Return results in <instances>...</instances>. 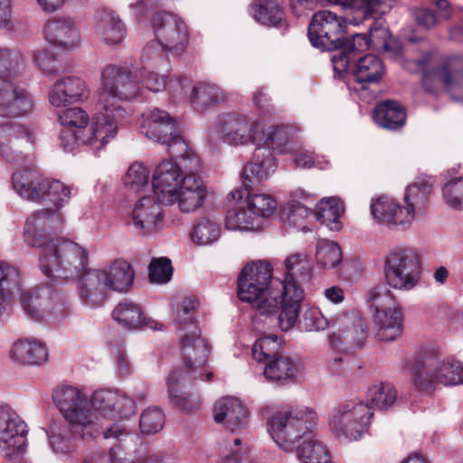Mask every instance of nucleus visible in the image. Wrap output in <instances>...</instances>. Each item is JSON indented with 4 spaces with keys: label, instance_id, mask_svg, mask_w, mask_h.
<instances>
[{
    "label": "nucleus",
    "instance_id": "de8ad7c7",
    "mask_svg": "<svg viewBox=\"0 0 463 463\" xmlns=\"http://www.w3.org/2000/svg\"><path fill=\"white\" fill-rule=\"evenodd\" d=\"M368 404L373 411V408L379 410H387L397 399V392L394 386L390 383H381L368 389Z\"/></svg>",
    "mask_w": 463,
    "mask_h": 463
},
{
    "label": "nucleus",
    "instance_id": "393cba45",
    "mask_svg": "<svg viewBox=\"0 0 463 463\" xmlns=\"http://www.w3.org/2000/svg\"><path fill=\"white\" fill-rule=\"evenodd\" d=\"M79 394L87 401L90 413L98 417V422L101 426V433H103L104 439L114 438L119 439L126 435L125 428L120 425L114 424L105 429L103 422H101V419H106L116 411L117 402L114 392L107 390L96 391L91 396L90 402L80 392Z\"/></svg>",
    "mask_w": 463,
    "mask_h": 463
},
{
    "label": "nucleus",
    "instance_id": "2eb2a0df",
    "mask_svg": "<svg viewBox=\"0 0 463 463\" xmlns=\"http://www.w3.org/2000/svg\"><path fill=\"white\" fill-rule=\"evenodd\" d=\"M108 122L105 116L95 114L90 129L64 127L59 135L60 146L68 152H73L82 145H90L98 150L101 149L117 134L116 127Z\"/></svg>",
    "mask_w": 463,
    "mask_h": 463
},
{
    "label": "nucleus",
    "instance_id": "8fccbe9b",
    "mask_svg": "<svg viewBox=\"0 0 463 463\" xmlns=\"http://www.w3.org/2000/svg\"><path fill=\"white\" fill-rule=\"evenodd\" d=\"M280 343L277 335L261 336L254 343L252 355L257 361L267 364L271 359L280 356Z\"/></svg>",
    "mask_w": 463,
    "mask_h": 463
},
{
    "label": "nucleus",
    "instance_id": "7ed1b4c3",
    "mask_svg": "<svg viewBox=\"0 0 463 463\" xmlns=\"http://www.w3.org/2000/svg\"><path fill=\"white\" fill-rule=\"evenodd\" d=\"M52 399L68 425H54L48 433L49 444L56 453L70 454L80 440L93 439L101 434L98 417L90 413L88 402L71 386L54 391Z\"/></svg>",
    "mask_w": 463,
    "mask_h": 463
},
{
    "label": "nucleus",
    "instance_id": "473e14b6",
    "mask_svg": "<svg viewBox=\"0 0 463 463\" xmlns=\"http://www.w3.org/2000/svg\"><path fill=\"white\" fill-rule=\"evenodd\" d=\"M96 34L107 44H118L126 34V27L115 12L101 8L96 14Z\"/></svg>",
    "mask_w": 463,
    "mask_h": 463
},
{
    "label": "nucleus",
    "instance_id": "c03bdc74",
    "mask_svg": "<svg viewBox=\"0 0 463 463\" xmlns=\"http://www.w3.org/2000/svg\"><path fill=\"white\" fill-rule=\"evenodd\" d=\"M21 277L18 270L5 261L0 262V316L9 305L14 294L20 289Z\"/></svg>",
    "mask_w": 463,
    "mask_h": 463
},
{
    "label": "nucleus",
    "instance_id": "338daca9",
    "mask_svg": "<svg viewBox=\"0 0 463 463\" xmlns=\"http://www.w3.org/2000/svg\"><path fill=\"white\" fill-rule=\"evenodd\" d=\"M164 144L167 145V151L171 156L170 161L183 157L184 155L191 150L179 130L169 138L168 142H165Z\"/></svg>",
    "mask_w": 463,
    "mask_h": 463
},
{
    "label": "nucleus",
    "instance_id": "39448f33",
    "mask_svg": "<svg viewBox=\"0 0 463 463\" xmlns=\"http://www.w3.org/2000/svg\"><path fill=\"white\" fill-rule=\"evenodd\" d=\"M402 369L410 377L414 389L420 393H432L439 384L444 386L463 383V364L454 359H441L436 347L421 348L407 360Z\"/></svg>",
    "mask_w": 463,
    "mask_h": 463
},
{
    "label": "nucleus",
    "instance_id": "3c124183",
    "mask_svg": "<svg viewBox=\"0 0 463 463\" xmlns=\"http://www.w3.org/2000/svg\"><path fill=\"white\" fill-rule=\"evenodd\" d=\"M316 259L325 269H331L342 260V251L339 245L332 241L321 240L317 245Z\"/></svg>",
    "mask_w": 463,
    "mask_h": 463
},
{
    "label": "nucleus",
    "instance_id": "9b49d317",
    "mask_svg": "<svg viewBox=\"0 0 463 463\" xmlns=\"http://www.w3.org/2000/svg\"><path fill=\"white\" fill-rule=\"evenodd\" d=\"M317 415L308 408L278 411L269 418L268 431L274 441L285 450H293L296 442L312 435Z\"/></svg>",
    "mask_w": 463,
    "mask_h": 463
},
{
    "label": "nucleus",
    "instance_id": "680f3d73",
    "mask_svg": "<svg viewBox=\"0 0 463 463\" xmlns=\"http://www.w3.org/2000/svg\"><path fill=\"white\" fill-rule=\"evenodd\" d=\"M59 121L63 127L71 128L89 129V115L80 108H71L63 110L59 115Z\"/></svg>",
    "mask_w": 463,
    "mask_h": 463
},
{
    "label": "nucleus",
    "instance_id": "7c9ffc66",
    "mask_svg": "<svg viewBox=\"0 0 463 463\" xmlns=\"http://www.w3.org/2000/svg\"><path fill=\"white\" fill-rule=\"evenodd\" d=\"M371 213L378 223L389 227H401L407 229L411 223L410 213L388 197H379L371 205Z\"/></svg>",
    "mask_w": 463,
    "mask_h": 463
},
{
    "label": "nucleus",
    "instance_id": "5fc2aeb1",
    "mask_svg": "<svg viewBox=\"0 0 463 463\" xmlns=\"http://www.w3.org/2000/svg\"><path fill=\"white\" fill-rule=\"evenodd\" d=\"M445 203L454 210L463 211V177H455L442 187Z\"/></svg>",
    "mask_w": 463,
    "mask_h": 463
},
{
    "label": "nucleus",
    "instance_id": "a18cd8bd",
    "mask_svg": "<svg viewBox=\"0 0 463 463\" xmlns=\"http://www.w3.org/2000/svg\"><path fill=\"white\" fill-rule=\"evenodd\" d=\"M297 448V456L301 463H333L327 448L315 435H307Z\"/></svg>",
    "mask_w": 463,
    "mask_h": 463
},
{
    "label": "nucleus",
    "instance_id": "6e6552de",
    "mask_svg": "<svg viewBox=\"0 0 463 463\" xmlns=\"http://www.w3.org/2000/svg\"><path fill=\"white\" fill-rule=\"evenodd\" d=\"M137 76L126 66L107 65L101 72V90L99 102L101 106L97 115L106 117L108 123L116 127L128 115L125 102L132 100L138 93Z\"/></svg>",
    "mask_w": 463,
    "mask_h": 463
},
{
    "label": "nucleus",
    "instance_id": "f03ea898",
    "mask_svg": "<svg viewBox=\"0 0 463 463\" xmlns=\"http://www.w3.org/2000/svg\"><path fill=\"white\" fill-rule=\"evenodd\" d=\"M62 215L50 208L33 213L24 226V241L33 247L42 248L39 264L42 271L53 279L79 275L87 260V250L64 238H50L62 227Z\"/></svg>",
    "mask_w": 463,
    "mask_h": 463
},
{
    "label": "nucleus",
    "instance_id": "20e7f679",
    "mask_svg": "<svg viewBox=\"0 0 463 463\" xmlns=\"http://www.w3.org/2000/svg\"><path fill=\"white\" fill-rule=\"evenodd\" d=\"M403 67L411 74H420V87L429 95L463 89V55L440 56L438 50L430 49L405 60Z\"/></svg>",
    "mask_w": 463,
    "mask_h": 463
},
{
    "label": "nucleus",
    "instance_id": "c756f323",
    "mask_svg": "<svg viewBox=\"0 0 463 463\" xmlns=\"http://www.w3.org/2000/svg\"><path fill=\"white\" fill-rule=\"evenodd\" d=\"M214 420L223 423L232 432L247 424L248 411L241 401L234 397H223L213 406Z\"/></svg>",
    "mask_w": 463,
    "mask_h": 463
},
{
    "label": "nucleus",
    "instance_id": "aec40b11",
    "mask_svg": "<svg viewBox=\"0 0 463 463\" xmlns=\"http://www.w3.org/2000/svg\"><path fill=\"white\" fill-rule=\"evenodd\" d=\"M34 141V131L27 126L16 122L0 125V156L7 162L18 164L24 161L22 145H33Z\"/></svg>",
    "mask_w": 463,
    "mask_h": 463
},
{
    "label": "nucleus",
    "instance_id": "052dcab7",
    "mask_svg": "<svg viewBox=\"0 0 463 463\" xmlns=\"http://www.w3.org/2000/svg\"><path fill=\"white\" fill-rule=\"evenodd\" d=\"M149 279L151 282H168L173 275L171 260L167 257L153 259L148 266Z\"/></svg>",
    "mask_w": 463,
    "mask_h": 463
},
{
    "label": "nucleus",
    "instance_id": "4be33fe9",
    "mask_svg": "<svg viewBox=\"0 0 463 463\" xmlns=\"http://www.w3.org/2000/svg\"><path fill=\"white\" fill-rule=\"evenodd\" d=\"M340 323L344 328L329 335L331 346L339 350L361 348L367 336L364 319L358 314L345 315Z\"/></svg>",
    "mask_w": 463,
    "mask_h": 463
},
{
    "label": "nucleus",
    "instance_id": "b1692460",
    "mask_svg": "<svg viewBox=\"0 0 463 463\" xmlns=\"http://www.w3.org/2000/svg\"><path fill=\"white\" fill-rule=\"evenodd\" d=\"M369 32L370 36L357 33L351 40L344 36V43L340 46L341 52L332 57L335 71L341 72L348 70L351 67V62L356 58V53L366 51L370 47L374 33L380 32L383 36L386 34L385 29L378 21L373 23Z\"/></svg>",
    "mask_w": 463,
    "mask_h": 463
},
{
    "label": "nucleus",
    "instance_id": "a878e982",
    "mask_svg": "<svg viewBox=\"0 0 463 463\" xmlns=\"http://www.w3.org/2000/svg\"><path fill=\"white\" fill-rule=\"evenodd\" d=\"M276 168L272 152L265 147H256L251 161L244 165L241 175L243 187L250 188L267 180Z\"/></svg>",
    "mask_w": 463,
    "mask_h": 463
},
{
    "label": "nucleus",
    "instance_id": "6ab92c4d",
    "mask_svg": "<svg viewBox=\"0 0 463 463\" xmlns=\"http://www.w3.org/2000/svg\"><path fill=\"white\" fill-rule=\"evenodd\" d=\"M28 427L9 407L0 410V453L12 458L27 445Z\"/></svg>",
    "mask_w": 463,
    "mask_h": 463
},
{
    "label": "nucleus",
    "instance_id": "ddd939ff",
    "mask_svg": "<svg viewBox=\"0 0 463 463\" xmlns=\"http://www.w3.org/2000/svg\"><path fill=\"white\" fill-rule=\"evenodd\" d=\"M373 411L359 400H347L334 407L329 427L337 438L357 440L367 432Z\"/></svg>",
    "mask_w": 463,
    "mask_h": 463
},
{
    "label": "nucleus",
    "instance_id": "a19ab883",
    "mask_svg": "<svg viewBox=\"0 0 463 463\" xmlns=\"http://www.w3.org/2000/svg\"><path fill=\"white\" fill-rule=\"evenodd\" d=\"M226 100L223 90L206 82H199L194 88L191 95V104L197 111H203L209 108L218 106Z\"/></svg>",
    "mask_w": 463,
    "mask_h": 463
},
{
    "label": "nucleus",
    "instance_id": "6e6d98bb",
    "mask_svg": "<svg viewBox=\"0 0 463 463\" xmlns=\"http://www.w3.org/2000/svg\"><path fill=\"white\" fill-rule=\"evenodd\" d=\"M126 187L132 192H139L148 186L149 171L142 164H132L124 178Z\"/></svg>",
    "mask_w": 463,
    "mask_h": 463
},
{
    "label": "nucleus",
    "instance_id": "2f4dec72",
    "mask_svg": "<svg viewBox=\"0 0 463 463\" xmlns=\"http://www.w3.org/2000/svg\"><path fill=\"white\" fill-rule=\"evenodd\" d=\"M162 204L152 196H143L135 204L132 212V220L135 227L143 234H149L155 231L156 224L162 220Z\"/></svg>",
    "mask_w": 463,
    "mask_h": 463
},
{
    "label": "nucleus",
    "instance_id": "0eeeda50",
    "mask_svg": "<svg viewBox=\"0 0 463 463\" xmlns=\"http://www.w3.org/2000/svg\"><path fill=\"white\" fill-rule=\"evenodd\" d=\"M272 267L265 260L246 265L238 277L237 295L240 300L250 304L254 308L255 320L266 317L278 324L280 298L272 296Z\"/></svg>",
    "mask_w": 463,
    "mask_h": 463
},
{
    "label": "nucleus",
    "instance_id": "c85d7f7f",
    "mask_svg": "<svg viewBox=\"0 0 463 463\" xmlns=\"http://www.w3.org/2000/svg\"><path fill=\"white\" fill-rule=\"evenodd\" d=\"M44 35L48 43L63 49L78 46L80 39L75 22L69 17L48 20L44 27Z\"/></svg>",
    "mask_w": 463,
    "mask_h": 463
},
{
    "label": "nucleus",
    "instance_id": "4c0bfd02",
    "mask_svg": "<svg viewBox=\"0 0 463 463\" xmlns=\"http://www.w3.org/2000/svg\"><path fill=\"white\" fill-rule=\"evenodd\" d=\"M11 358L24 365H40L48 358L47 348L44 344L37 340H18L11 351Z\"/></svg>",
    "mask_w": 463,
    "mask_h": 463
},
{
    "label": "nucleus",
    "instance_id": "bf43d9fd",
    "mask_svg": "<svg viewBox=\"0 0 463 463\" xmlns=\"http://www.w3.org/2000/svg\"><path fill=\"white\" fill-rule=\"evenodd\" d=\"M43 293L49 294L48 288H32L22 293L21 306L33 318L40 317L39 308L43 306Z\"/></svg>",
    "mask_w": 463,
    "mask_h": 463
},
{
    "label": "nucleus",
    "instance_id": "37998d69",
    "mask_svg": "<svg viewBox=\"0 0 463 463\" xmlns=\"http://www.w3.org/2000/svg\"><path fill=\"white\" fill-rule=\"evenodd\" d=\"M38 173L33 169L23 168L12 176L14 190L23 198L34 201L39 198L38 186L42 180Z\"/></svg>",
    "mask_w": 463,
    "mask_h": 463
},
{
    "label": "nucleus",
    "instance_id": "e2e57ef3",
    "mask_svg": "<svg viewBox=\"0 0 463 463\" xmlns=\"http://www.w3.org/2000/svg\"><path fill=\"white\" fill-rule=\"evenodd\" d=\"M299 326L307 332L319 331L326 329L328 326V322L317 308L310 307L304 312L299 319Z\"/></svg>",
    "mask_w": 463,
    "mask_h": 463
},
{
    "label": "nucleus",
    "instance_id": "f704fd0d",
    "mask_svg": "<svg viewBox=\"0 0 463 463\" xmlns=\"http://www.w3.org/2000/svg\"><path fill=\"white\" fill-rule=\"evenodd\" d=\"M246 195L248 211L255 219L257 217L268 218L271 216L276 208L277 201L270 194L254 193L252 187L232 190L228 198L236 202L241 201Z\"/></svg>",
    "mask_w": 463,
    "mask_h": 463
},
{
    "label": "nucleus",
    "instance_id": "09e8293b",
    "mask_svg": "<svg viewBox=\"0 0 463 463\" xmlns=\"http://www.w3.org/2000/svg\"><path fill=\"white\" fill-rule=\"evenodd\" d=\"M342 213L343 207L333 198L322 199L315 209L317 221L328 226L330 230L340 229L339 218Z\"/></svg>",
    "mask_w": 463,
    "mask_h": 463
},
{
    "label": "nucleus",
    "instance_id": "49530a36",
    "mask_svg": "<svg viewBox=\"0 0 463 463\" xmlns=\"http://www.w3.org/2000/svg\"><path fill=\"white\" fill-rule=\"evenodd\" d=\"M297 368L294 361L288 356L280 355L269 361L264 368L265 377L272 382H284L295 377Z\"/></svg>",
    "mask_w": 463,
    "mask_h": 463
},
{
    "label": "nucleus",
    "instance_id": "0e129e2a",
    "mask_svg": "<svg viewBox=\"0 0 463 463\" xmlns=\"http://www.w3.org/2000/svg\"><path fill=\"white\" fill-rule=\"evenodd\" d=\"M33 59L37 67L45 74H56L59 71L55 54L48 50L42 49L33 52Z\"/></svg>",
    "mask_w": 463,
    "mask_h": 463
},
{
    "label": "nucleus",
    "instance_id": "69168bd1",
    "mask_svg": "<svg viewBox=\"0 0 463 463\" xmlns=\"http://www.w3.org/2000/svg\"><path fill=\"white\" fill-rule=\"evenodd\" d=\"M123 450L119 445L111 447L108 455L94 454L87 457L83 463H132L122 456Z\"/></svg>",
    "mask_w": 463,
    "mask_h": 463
},
{
    "label": "nucleus",
    "instance_id": "e433bc0d",
    "mask_svg": "<svg viewBox=\"0 0 463 463\" xmlns=\"http://www.w3.org/2000/svg\"><path fill=\"white\" fill-rule=\"evenodd\" d=\"M112 317L128 329H137L141 326L157 329V323L146 318L139 305L126 299L115 307Z\"/></svg>",
    "mask_w": 463,
    "mask_h": 463
},
{
    "label": "nucleus",
    "instance_id": "f8f14e48",
    "mask_svg": "<svg viewBox=\"0 0 463 463\" xmlns=\"http://www.w3.org/2000/svg\"><path fill=\"white\" fill-rule=\"evenodd\" d=\"M366 302L373 312V318L378 326L377 337L381 341H393L402 333V316L396 307V299L388 286L378 284L366 297Z\"/></svg>",
    "mask_w": 463,
    "mask_h": 463
},
{
    "label": "nucleus",
    "instance_id": "58836bf2",
    "mask_svg": "<svg viewBox=\"0 0 463 463\" xmlns=\"http://www.w3.org/2000/svg\"><path fill=\"white\" fill-rule=\"evenodd\" d=\"M349 69H352L354 80L363 84L364 89V84L379 82L384 71L382 60L373 54L354 58Z\"/></svg>",
    "mask_w": 463,
    "mask_h": 463
},
{
    "label": "nucleus",
    "instance_id": "72a5a7b5",
    "mask_svg": "<svg viewBox=\"0 0 463 463\" xmlns=\"http://www.w3.org/2000/svg\"><path fill=\"white\" fill-rule=\"evenodd\" d=\"M433 182L430 177H419L409 184L404 194V213H410L411 222L415 215L422 214L428 204Z\"/></svg>",
    "mask_w": 463,
    "mask_h": 463
},
{
    "label": "nucleus",
    "instance_id": "f3484780",
    "mask_svg": "<svg viewBox=\"0 0 463 463\" xmlns=\"http://www.w3.org/2000/svg\"><path fill=\"white\" fill-rule=\"evenodd\" d=\"M346 29L345 21L335 13L322 10L314 14L307 35L314 47L326 51L340 49Z\"/></svg>",
    "mask_w": 463,
    "mask_h": 463
},
{
    "label": "nucleus",
    "instance_id": "5701e85b",
    "mask_svg": "<svg viewBox=\"0 0 463 463\" xmlns=\"http://www.w3.org/2000/svg\"><path fill=\"white\" fill-rule=\"evenodd\" d=\"M89 95L90 89L82 79L67 76L53 83L48 92V99L52 107L61 108L83 101Z\"/></svg>",
    "mask_w": 463,
    "mask_h": 463
},
{
    "label": "nucleus",
    "instance_id": "4468645a",
    "mask_svg": "<svg viewBox=\"0 0 463 463\" xmlns=\"http://www.w3.org/2000/svg\"><path fill=\"white\" fill-rule=\"evenodd\" d=\"M383 272L388 286L411 290L420 280V257L411 249L392 251L385 259Z\"/></svg>",
    "mask_w": 463,
    "mask_h": 463
},
{
    "label": "nucleus",
    "instance_id": "dca6fc26",
    "mask_svg": "<svg viewBox=\"0 0 463 463\" xmlns=\"http://www.w3.org/2000/svg\"><path fill=\"white\" fill-rule=\"evenodd\" d=\"M150 23L164 52L173 56L184 52L188 43V29L184 20L173 13L162 11L155 13Z\"/></svg>",
    "mask_w": 463,
    "mask_h": 463
},
{
    "label": "nucleus",
    "instance_id": "1a4fd4ad",
    "mask_svg": "<svg viewBox=\"0 0 463 463\" xmlns=\"http://www.w3.org/2000/svg\"><path fill=\"white\" fill-rule=\"evenodd\" d=\"M284 279L276 281L281 286L280 312L278 325L283 331L290 329L298 321L304 299L303 285L311 279L312 260L306 254L296 253L285 260Z\"/></svg>",
    "mask_w": 463,
    "mask_h": 463
},
{
    "label": "nucleus",
    "instance_id": "9d476101",
    "mask_svg": "<svg viewBox=\"0 0 463 463\" xmlns=\"http://www.w3.org/2000/svg\"><path fill=\"white\" fill-rule=\"evenodd\" d=\"M23 63L15 50L0 48V117L19 118L28 115L33 108L30 93L15 83Z\"/></svg>",
    "mask_w": 463,
    "mask_h": 463
},
{
    "label": "nucleus",
    "instance_id": "79ce46f5",
    "mask_svg": "<svg viewBox=\"0 0 463 463\" xmlns=\"http://www.w3.org/2000/svg\"><path fill=\"white\" fill-rule=\"evenodd\" d=\"M291 129L286 126L270 127L265 133L262 130L261 143L257 147H265L279 154H286L292 149Z\"/></svg>",
    "mask_w": 463,
    "mask_h": 463
},
{
    "label": "nucleus",
    "instance_id": "f257e3e1",
    "mask_svg": "<svg viewBox=\"0 0 463 463\" xmlns=\"http://www.w3.org/2000/svg\"><path fill=\"white\" fill-rule=\"evenodd\" d=\"M199 299L194 296L185 298L176 308L175 320L180 335V348L184 369L174 370L167 378L168 395L174 408L184 412L196 411L201 401L198 394H184L182 392L186 380L203 379L204 364L208 361L210 345L202 336V331L195 318Z\"/></svg>",
    "mask_w": 463,
    "mask_h": 463
},
{
    "label": "nucleus",
    "instance_id": "bb28decb",
    "mask_svg": "<svg viewBox=\"0 0 463 463\" xmlns=\"http://www.w3.org/2000/svg\"><path fill=\"white\" fill-rule=\"evenodd\" d=\"M142 117V132L146 137L158 143L168 142L169 138L179 130L175 119L165 110L155 109L143 114Z\"/></svg>",
    "mask_w": 463,
    "mask_h": 463
},
{
    "label": "nucleus",
    "instance_id": "774afa93",
    "mask_svg": "<svg viewBox=\"0 0 463 463\" xmlns=\"http://www.w3.org/2000/svg\"><path fill=\"white\" fill-rule=\"evenodd\" d=\"M414 16L419 26L430 30L437 25L439 18L437 13L429 7H419L414 10Z\"/></svg>",
    "mask_w": 463,
    "mask_h": 463
},
{
    "label": "nucleus",
    "instance_id": "4d7b16f0",
    "mask_svg": "<svg viewBox=\"0 0 463 463\" xmlns=\"http://www.w3.org/2000/svg\"><path fill=\"white\" fill-rule=\"evenodd\" d=\"M255 18L262 24L276 25L283 19V11L271 0H260L256 10Z\"/></svg>",
    "mask_w": 463,
    "mask_h": 463
},
{
    "label": "nucleus",
    "instance_id": "cd10ccee",
    "mask_svg": "<svg viewBox=\"0 0 463 463\" xmlns=\"http://www.w3.org/2000/svg\"><path fill=\"white\" fill-rule=\"evenodd\" d=\"M207 196V189L197 175H188L175 193V203L183 213H191L199 209Z\"/></svg>",
    "mask_w": 463,
    "mask_h": 463
},
{
    "label": "nucleus",
    "instance_id": "13d9d810",
    "mask_svg": "<svg viewBox=\"0 0 463 463\" xmlns=\"http://www.w3.org/2000/svg\"><path fill=\"white\" fill-rule=\"evenodd\" d=\"M165 414L158 407L148 408L141 414L139 426L142 433L154 434L162 430Z\"/></svg>",
    "mask_w": 463,
    "mask_h": 463
},
{
    "label": "nucleus",
    "instance_id": "603ef678",
    "mask_svg": "<svg viewBox=\"0 0 463 463\" xmlns=\"http://www.w3.org/2000/svg\"><path fill=\"white\" fill-rule=\"evenodd\" d=\"M220 235L221 228L219 224L208 218H202L191 233L193 241L200 245L211 244L216 241Z\"/></svg>",
    "mask_w": 463,
    "mask_h": 463
},
{
    "label": "nucleus",
    "instance_id": "864d4df0",
    "mask_svg": "<svg viewBox=\"0 0 463 463\" xmlns=\"http://www.w3.org/2000/svg\"><path fill=\"white\" fill-rule=\"evenodd\" d=\"M255 220L248 208L235 207L227 212L225 226L229 230H252L255 227Z\"/></svg>",
    "mask_w": 463,
    "mask_h": 463
},
{
    "label": "nucleus",
    "instance_id": "423d86ee",
    "mask_svg": "<svg viewBox=\"0 0 463 463\" xmlns=\"http://www.w3.org/2000/svg\"><path fill=\"white\" fill-rule=\"evenodd\" d=\"M135 272L126 260L118 259L103 269H88V259L79 275L62 279H78L79 296L81 302L90 307H99L106 300V289L123 292L129 288Z\"/></svg>",
    "mask_w": 463,
    "mask_h": 463
},
{
    "label": "nucleus",
    "instance_id": "c9c22d12",
    "mask_svg": "<svg viewBox=\"0 0 463 463\" xmlns=\"http://www.w3.org/2000/svg\"><path fill=\"white\" fill-rule=\"evenodd\" d=\"M373 117L381 128L398 131L405 126L407 113L399 101L387 99L375 106Z\"/></svg>",
    "mask_w": 463,
    "mask_h": 463
},
{
    "label": "nucleus",
    "instance_id": "412c9836",
    "mask_svg": "<svg viewBox=\"0 0 463 463\" xmlns=\"http://www.w3.org/2000/svg\"><path fill=\"white\" fill-rule=\"evenodd\" d=\"M184 175L174 161L164 160L156 168L152 178L155 197L164 205L175 203V193L182 184Z\"/></svg>",
    "mask_w": 463,
    "mask_h": 463
},
{
    "label": "nucleus",
    "instance_id": "ea45409f",
    "mask_svg": "<svg viewBox=\"0 0 463 463\" xmlns=\"http://www.w3.org/2000/svg\"><path fill=\"white\" fill-rule=\"evenodd\" d=\"M39 198L34 202H39L46 205H52L55 211H59L71 199V189L62 182L55 179L43 178L39 184Z\"/></svg>",
    "mask_w": 463,
    "mask_h": 463
},
{
    "label": "nucleus",
    "instance_id": "a211bd4d",
    "mask_svg": "<svg viewBox=\"0 0 463 463\" xmlns=\"http://www.w3.org/2000/svg\"><path fill=\"white\" fill-rule=\"evenodd\" d=\"M219 133L222 140L232 146H243L249 143L260 145L262 126L258 120L232 112L223 115L220 120Z\"/></svg>",
    "mask_w": 463,
    "mask_h": 463
}]
</instances>
